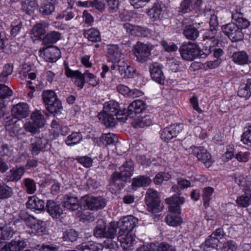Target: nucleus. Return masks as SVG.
<instances>
[{
    "mask_svg": "<svg viewBox=\"0 0 251 251\" xmlns=\"http://www.w3.org/2000/svg\"><path fill=\"white\" fill-rule=\"evenodd\" d=\"M232 23L222 26V29L232 42L241 41L244 39L242 31L250 25V22L244 18V13L240 7L235 6L231 11Z\"/></svg>",
    "mask_w": 251,
    "mask_h": 251,
    "instance_id": "nucleus-1",
    "label": "nucleus"
},
{
    "mask_svg": "<svg viewBox=\"0 0 251 251\" xmlns=\"http://www.w3.org/2000/svg\"><path fill=\"white\" fill-rule=\"evenodd\" d=\"M126 109L121 110L118 102L110 100L104 103L103 112L98 114V118L106 127H114L117 121L125 122L127 120Z\"/></svg>",
    "mask_w": 251,
    "mask_h": 251,
    "instance_id": "nucleus-2",
    "label": "nucleus"
},
{
    "mask_svg": "<svg viewBox=\"0 0 251 251\" xmlns=\"http://www.w3.org/2000/svg\"><path fill=\"white\" fill-rule=\"evenodd\" d=\"M177 185H174L172 187V190L176 194L172 197L166 199L165 202L169 205V210L174 214H179L181 213L180 205L185 202V199L180 197L181 193L179 190L187 188L191 186L189 180L183 178H179L177 179Z\"/></svg>",
    "mask_w": 251,
    "mask_h": 251,
    "instance_id": "nucleus-3",
    "label": "nucleus"
},
{
    "mask_svg": "<svg viewBox=\"0 0 251 251\" xmlns=\"http://www.w3.org/2000/svg\"><path fill=\"white\" fill-rule=\"evenodd\" d=\"M179 51L182 58L188 61H192L198 57L203 58L207 55V53H201L198 45L191 42L183 43Z\"/></svg>",
    "mask_w": 251,
    "mask_h": 251,
    "instance_id": "nucleus-4",
    "label": "nucleus"
},
{
    "mask_svg": "<svg viewBox=\"0 0 251 251\" xmlns=\"http://www.w3.org/2000/svg\"><path fill=\"white\" fill-rule=\"evenodd\" d=\"M117 225L115 222H110L108 226L103 220H99L97 222L93 234L97 238H114L117 232Z\"/></svg>",
    "mask_w": 251,
    "mask_h": 251,
    "instance_id": "nucleus-5",
    "label": "nucleus"
},
{
    "mask_svg": "<svg viewBox=\"0 0 251 251\" xmlns=\"http://www.w3.org/2000/svg\"><path fill=\"white\" fill-rule=\"evenodd\" d=\"M119 169L120 172H115L111 175L109 180V184L111 187L115 186L117 181L120 180L126 181L132 175L134 170L133 163L131 161H126L120 167Z\"/></svg>",
    "mask_w": 251,
    "mask_h": 251,
    "instance_id": "nucleus-6",
    "label": "nucleus"
},
{
    "mask_svg": "<svg viewBox=\"0 0 251 251\" xmlns=\"http://www.w3.org/2000/svg\"><path fill=\"white\" fill-rule=\"evenodd\" d=\"M152 49L153 46L151 44L138 41L133 46L132 50L136 60L138 62L144 63L150 59Z\"/></svg>",
    "mask_w": 251,
    "mask_h": 251,
    "instance_id": "nucleus-7",
    "label": "nucleus"
},
{
    "mask_svg": "<svg viewBox=\"0 0 251 251\" xmlns=\"http://www.w3.org/2000/svg\"><path fill=\"white\" fill-rule=\"evenodd\" d=\"M145 201L148 211L152 213H157L163 208L162 205L160 204L158 193L152 189H149L147 191Z\"/></svg>",
    "mask_w": 251,
    "mask_h": 251,
    "instance_id": "nucleus-8",
    "label": "nucleus"
},
{
    "mask_svg": "<svg viewBox=\"0 0 251 251\" xmlns=\"http://www.w3.org/2000/svg\"><path fill=\"white\" fill-rule=\"evenodd\" d=\"M81 203L85 208L91 210L101 209L105 206V202L101 197H95L90 195L82 197Z\"/></svg>",
    "mask_w": 251,
    "mask_h": 251,
    "instance_id": "nucleus-9",
    "label": "nucleus"
},
{
    "mask_svg": "<svg viewBox=\"0 0 251 251\" xmlns=\"http://www.w3.org/2000/svg\"><path fill=\"white\" fill-rule=\"evenodd\" d=\"M193 154L195 155L199 161L202 162L207 168L213 163L210 154L202 147H191Z\"/></svg>",
    "mask_w": 251,
    "mask_h": 251,
    "instance_id": "nucleus-10",
    "label": "nucleus"
},
{
    "mask_svg": "<svg viewBox=\"0 0 251 251\" xmlns=\"http://www.w3.org/2000/svg\"><path fill=\"white\" fill-rule=\"evenodd\" d=\"M138 222V219L131 215L123 218L118 223L120 227L119 233H131Z\"/></svg>",
    "mask_w": 251,
    "mask_h": 251,
    "instance_id": "nucleus-11",
    "label": "nucleus"
},
{
    "mask_svg": "<svg viewBox=\"0 0 251 251\" xmlns=\"http://www.w3.org/2000/svg\"><path fill=\"white\" fill-rule=\"evenodd\" d=\"M65 73L68 77L74 78L75 84L79 89H81L83 88L85 82L84 73L82 74L78 71L72 70L69 68L68 65L65 64Z\"/></svg>",
    "mask_w": 251,
    "mask_h": 251,
    "instance_id": "nucleus-12",
    "label": "nucleus"
},
{
    "mask_svg": "<svg viewBox=\"0 0 251 251\" xmlns=\"http://www.w3.org/2000/svg\"><path fill=\"white\" fill-rule=\"evenodd\" d=\"M26 246L24 240H13L10 242L0 241V251H20Z\"/></svg>",
    "mask_w": 251,
    "mask_h": 251,
    "instance_id": "nucleus-13",
    "label": "nucleus"
},
{
    "mask_svg": "<svg viewBox=\"0 0 251 251\" xmlns=\"http://www.w3.org/2000/svg\"><path fill=\"white\" fill-rule=\"evenodd\" d=\"M39 52L40 56L47 62H55L60 55L59 49L55 46L49 47Z\"/></svg>",
    "mask_w": 251,
    "mask_h": 251,
    "instance_id": "nucleus-14",
    "label": "nucleus"
},
{
    "mask_svg": "<svg viewBox=\"0 0 251 251\" xmlns=\"http://www.w3.org/2000/svg\"><path fill=\"white\" fill-rule=\"evenodd\" d=\"M48 142L44 138L34 137L31 139L30 148L33 155H37L47 148Z\"/></svg>",
    "mask_w": 251,
    "mask_h": 251,
    "instance_id": "nucleus-15",
    "label": "nucleus"
},
{
    "mask_svg": "<svg viewBox=\"0 0 251 251\" xmlns=\"http://www.w3.org/2000/svg\"><path fill=\"white\" fill-rule=\"evenodd\" d=\"M150 72L152 79L158 83L163 85L165 76L161 66L157 63H153L150 66Z\"/></svg>",
    "mask_w": 251,
    "mask_h": 251,
    "instance_id": "nucleus-16",
    "label": "nucleus"
},
{
    "mask_svg": "<svg viewBox=\"0 0 251 251\" xmlns=\"http://www.w3.org/2000/svg\"><path fill=\"white\" fill-rule=\"evenodd\" d=\"M11 112L15 118L21 119L28 116L29 107L27 103L20 102L13 106Z\"/></svg>",
    "mask_w": 251,
    "mask_h": 251,
    "instance_id": "nucleus-17",
    "label": "nucleus"
},
{
    "mask_svg": "<svg viewBox=\"0 0 251 251\" xmlns=\"http://www.w3.org/2000/svg\"><path fill=\"white\" fill-rule=\"evenodd\" d=\"M181 130L180 125H172L164 128L161 132V138L168 142L173 138L176 137Z\"/></svg>",
    "mask_w": 251,
    "mask_h": 251,
    "instance_id": "nucleus-18",
    "label": "nucleus"
},
{
    "mask_svg": "<svg viewBox=\"0 0 251 251\" xmlns=\"http://www.w3.org/2000/svg\"><path fill=\"white\" fill-rule=\"evenodd\" d=\"M146 108V103L142 100H137L131 103L126 109V113L128 117H133L131 116L133 113L139 114L142 112Z\"/></svg>",
    "mask_w": 251,
    "mask_h": 251,
    "instance_id": "nucleus-19",
    "label": "nucleus"
},
{
    "mask_svg": "<svg viewBox=\"0 0 251 251\" xmlns=\"http://www.w3.org/2000/svg\"><path fill=\"white\" fill-rule=\"evenodd\" d=\"M46 209L48 213L53 219H60L63 214V211L60 204L51 200L48 201Z\"/></svg>",
    "mask_w": 251,
    "mask_h": 251,
    "instance_id": "nucleus-20",
    "label": "nucleus"
},
{
    "mask_svg": "<svg viewBox=\"0 0 251 251\" xmlns=\"http://www.w3.org/2000/svg\"><path fill=\"white\" fill-rule=\"evenodd\" d=\"M63 206L70 210L75 211L79 207L78 198L71 194L66 195L62 201Z\"/></svg>",
    "mask_w": 251,
    "mask_h": 251,
    "instance_id": "nucleus-21",
    "label": "nucleus"
},
{
    "mask_svg": "<svg viewBox=\"0 0 251 251\" xmlns=\"http://www.w3.org/2000/svg\"><path fill=\"white\" fill-rule=\"evenodd\" d=\"M119 234L118 240L123 249L127 250L133 246L135 241V238L132 234L131 233H119Z\"/></svg>",
    "mask_w": 251,
    "mask_h": 251,
    "instance_id": "nucleus-22",
    "label": "nucleus"
},
{
    "mask_svg": "<svg viewBox=\"0 0 251 251\" xmlns=\"http://www.w3.org/2000/svg\"><path fill=\"white\" fill-rule=\"evenodd\" d=\"M49 26V24L45 22H41L36 24L31 31V38L33 40H41L42 36L46 33V28Z\"/></svg>",
    "mask_w": 251,
    "mask_h": 251,
    "instance_id": "nucleus-23",
    "label": "nucleus"
},
{
    "mask_svg": "<svg viewBox=\"0 0 251 251\" xmlns=\"http://www.w3.org/2000/svg\"><path fill=\"white\" fill-rule=\"evenodd\" d=\"M243 192L244 194L238 197L236 202L238 206L247 207L251 203V189L245 186Z\"/></svg>",
    "mask_w": 251,
    "mask_h": 251,
    "instance_id": "nucleus-24",
    "label": "nucleus"
},
{
    "mask_svg": "<svg viewBox=\"0 0 251 251\" xmlns=\"http://www.w3.org/2000/svg\"><path fill=\"white\" fill-rule=\"evenodd\" d=\"M118 70L123 77H132L135 74L134 69L128 65L125 61H118Z\"/></svg>",
    "mask_w": 251,
    "mask_h": 251,
    "instance_id": "nucleus-25",
    "label": "nucleus"
},
{
    "mask_svg": "<svg viewBox=\"0 0 251 251\" xmlns=\"http://www.w3.org/2000/svg\"><path fill=\"white\" fill-rule=\"evenodd\" d=\"M45 202L41 199H39L36 196L30 197L26 202V206L27 208L42 211L45 209Z\"/></svg>",
    "mask_w": 251,
    "mask_h": 251,
    "instance_id": "nucleus-26",
    "label": "nucleus"
},
{
    "mask_svg": "<svg viewBox=\"0 0 251 251\" xmlns=\"http://www.w3.org/2000/svg\"><path fill=\"white\" fill-rule=\"evenodd\" d=\"M162 12V8L161 4L159 2H155L152 7L147 11V14L152 22H155L160 18Z\"/></svg>",
    "mask_w": 251,
    "mask_h": 251,
    "instance_id": "nucleus-27",
    "label": "nucleus"
},
{
    "mask_svg": "<svg viewBox=\"0 0 251 251\" xmlns=\"http://www.w3.org/2000/svg\"><path fill=\"white\" fill-rule=\"evenodd\" d=\"M83 34L85 38L92 42H98L101 41V36L99 30L95 28L83 30Z\"/></svg>",
    "mask_w": 251,
    "mask_h": 251,
    "instance_id": "nucleus-28",
    "label": "nucleus"
},
{
    "mask_svg": "<svg viewBox=\"0 0 251 251\" xmlns=\"http://www.w3.org/2000/svg\"><path fill=\"white\" fill-rule=\"evenodd\" d=\"M232 61L240 65H244L250 63L249 56L244 51L234 52L231 56Z\"/></svg>",
    "mask_w": 251,
    "mask_h": 251,
    "instance_id": "nucleus-29",
    "label": "nucleus"
},
{
    "mask_svg": "<svg viewBox=\"0 0 251 251\" xmlns=\"http://www.w3.org/2000/svg\"><path fill=\"white\" fill-rule=\"evenodd\" d=\"M76 249L79 251H102L103 246L101 244L91 241L78 245Z\"/></svg>",
    "mask_w": 251,
    "mask_h": 251,
    "instance_id": "nucleus-30",
    "label": "nucleus"
},
{
    "mask_svg": "<svg viewBox=\"0 0 251 251\" xmlns=\"http://www.w3.org/2000/svg\"><path fill=\"white\" fill-rule=\"evenodd\" d=\"M25 170L23 167H16L10 170L7 173L6 179L7 181L19 180L24 174Z\"/></svg>",
    "mask_w": 251,
    "mask_h": 251,
    "instance_id": "nucleus-31",
    "label": "nucleus"
},
{
    "mask_svg": "<svg viewBox=\"0 0 251 251\" xmlns=\"http://www.w3.org/2000/svg\"><path fill=\"white\" fill-rule=\"evenodd\" d=\"M152 123V120L149 116H138L132 122L131 125L134 128H138L150 126Z\"/></svg>",
    "mask_w": 251,
    "mask_h": 251,
    "instance_id": "nucleus-32",
    "label": "nucleus"
},
{
    "mask_svg": "<svg viewBox=\"0 0 251 251\" xmlns=\"http://www.w3.org/2000/svg\"><path fill=\"white\" fill-rule=\"evenodd\" d=\"M151 182V180L149 176H139L132 179V186L136 188L147 187Z\"/></svg>",
    "mask_w": 251,
    "mask_h": 251,
    "instance_id": "nucleus-33",
    "label": "nucleus"
},
{
    "mask_svg": "<svg viewBox=\"0 0 251 251\" xmlns=\"http://www.w3.org/2000/svg\"><path fill=\"white\" fill-rule=\"evenodd\" d=\"M61 36V33L58 31H50L45 36L43 39V43L45 45L56 43L60 39Z\"/></svg>",
    "mask_w": 251,
    "mask_h": 251,
    "instance_id": "nucleus-34",
    "label": "nucleus"
},
{
    "mask_svg": "<svg viewBox=\"0 0 251 251\" xmlns=\"http://www.w3.org/2000/svg\"><path fill=\"white\" fill-rule=\"evenodd\" d=\"M238 95L240 97L249 98L251 95V78L248 79L246 83L241 84L238 91Z\"/></svg>",
    "mask_w": 251,
    "mask_h": 251,
    "instance_id": "nucleus-35",
    "label": "nucleus"
},
{
    "mask_svg": "<svg viewBox=\"0 0 251 251\" xmlns=\"http://www.w3.org/2000/svg\"><path fill=\"white\" fill-rule=\"evenodd\" d=\"M183 34L187 39L194 41L199 37V31L193 26L186 25Z\"/></svg>",
    "mask_w": 251,
    "mask_h": 251,
    "instance_id": "nucleus-36",
    "label": "nucleus"
},
{
    "mask_svg": "<svg viewBox=\"0 0 251 251\" xmlns=\"http://www.w3.org/2000/svg\"><path fill=\"white\" fill-rule=\"evenodd\" d=\"M217 30L210 29L205 32L203 35L204 41H206V43H209V45L215 46L219 43L218 39L216 38Z\"/></svg>",
    "mask_w": 251,
    "mask_h": 251,
    "instance_id": "nucleus-37",
    "label": "nucleus"
},
{
    "mask_svg": "<svg viewBox=\"0 0 251 251\" xmlns=\"http://www.w3.org/2000/svg\"><path fill=\"white\" fill-rule=\"evenodd\" d=\"M56 3V1L53 2L51 0H46L41 5L39 10L40 12L44 15H50L54 10Z\"/></svg>",
    "mask_w": 251,
    "mask_h": 251,
    "instance_id": "nucleus-38",
    "label": "nucleus"
},
{
    "mask_svg": "<svg viewBox=\"0 0 251 251\" xmlns=\"http://www.w3.org/2000/svg\"><path fill=\"white\" fill-rule=\"evenodd\" d=\"M46 107L50 113L54 115L60 113L63 108L61 101L58 99L46 105Z\"/></svg>",
    "mask_w": 251,
    "mask_h": 251,
    "instance_id": "nucleus-39",
    "label": "nucleus"
},
{
    "mask_svg": "<svg viewBox=\"0 0 251 251\" xmlns=\"http://www.w3.org/2000/svg\"><path fill=\"white\" fill-rule=\"evenodd\" d=\"M42 97L45 105L58 99L56 94L52 90L43 91Z\"/></svg>",
    "mask_w": 251,
    "mask_h": 251,
    "instance_id": "nucleus-40",
    "label": "nucleus"
},
{
    "mask_svg": "<svg viewBox=\"0 0 251 251\" xmlns=\"http://www.w3.org/2000/svg\"><path fill=\"white\" fill-rule=\"evenodd\" d=\"M219 242V240L211 234L201 246L204 250L208 251L210 249L216 248Z\"/></svg>",
    "mask_w": 251,
    "mask_h": 251,
    "instance_id": "nucleus-41",
    "label": "nucleus"
},
{
    "mask_svg": "<svg viewBox=\"0 0 251 251\" xmlns=\"http://www.w3.org/2000/svg\"><path fill=\"white\" fill-rule=\"evenodd\" d=\"M31 118L32 122L40 128H41L45 125V119L44 116L40 111H36L31 114Z\"/></svg>",
    "mask_w": 251,
    "mask_h": 251,
    "instance_id": "nucleus-42",
    "label": "nucleus"
},
{
    "mask_svg": "<svg viewBox=\"0 0 251 251\" xmlns=\"http://www.w3.org/2000/svg\"><path fill=\"white\" fill-rule=\"evenodd\" d=\"M13 192L12 188L5 183H0V199L6 200L12 197Z\"/></svg>",
    "mask_w": 251,
    "mask_h": 251,
    "instance_id": "nucleus-43",
    "label": "nucleus"
},
{
    "mask_svg": "<svg viewBox=\"0 0 251 251\" xmlns=\"http://www.w3.org/2000/svg\"><path fill=\"white\" fill-rule=\"evenodd\" d=\"M106 50L108 54L115 59L120 58L122 54L121 49L117 45L112 44L107 45Z\"/></svg>",
    "mask_w": 251,
    "mask_h": 251,
    "instance_id": "nucleus-44",
    "label": "nucleus"
},
{
    "mask_svg": "<svg viewBox=\"0 0 251 251\" xmlns=\"http://www.w3.org/2000/svg\"><path fill=\"white\" fill-rule=\"evenodd\" d=\"M13 234L14 231L11 227L0 225V239L8 240L13 236Z\"/></svg>",
    "mask_w": 251,
    "mask_h": 251,
    "instance_id": "nucleus-45",
    "label": "nucleus"
},
{
    "mask_svg": "<svg viewBox=\"0 0 251 251\" xmlns=\"http://www.w3.org/2000/svg\"><path fill=\"white\" fill-rule=\"evenodd\" d=\"M23 183L27 194H33L36 191V184L33 179L26 178L24 179Z\"/></svg>",
    "mask_w": 251,
    "mask_h": 251,
    "instance_id": "nucleus-46",
    "label": "nucleus"
},
{
    "mask_svg": "<svg viewBox=\"0 0 251 251\" xmlns=\"http://www.w3.org/2000/svg\"><path fill=\"white\" fill-rule=\"evenodd\" d=\"M82 139V135L79 132H74L68 136L65 142L68 146H72L79 143Z\"/></svg>",
    "mask_w": 251,
    "mask_h": 251,
    "instance_id": "nucleus-47",
    "label": "nucleus"
},
{
    "mask_svg": "<svg viewBox=\"0 0 251 251\" xmlns=\"http://www.w3.org/2000/svg\"><path fill=\"white\" fill-rule=\"evenodd\" d=\"M117 140V136L111 133L102 134L100 138V142L105 146L114 144Z\"/></svg>",
    "mask_w": 251,
    "mask_h": 251,
    "instance_id": "nucleus-48",
    "label": "nucleus"
},
{
    "mask_svg": "<svg viewBox=\"0 0 251 251\" xmlns=\"http://www.w3.org/2000/svg\"><path fill=\"white\" fill-rule=\"evenodd\" d=\"M213 192L214 189L211 187H207L203 189L202 197L203 205L205 206V208H207L209 206V201Z\"/></svg>",
    "mask_w": 251,
    "mask_h": 251,
    "instance_id": "nucleus-49",
    "label": "nucleus"
},
{
    "mask_svg": "<svg viewBox=\"0 0 251 251\" xmlns=\"http://www.w3.org/2000/svg\"><path fill=\"white\" fill-rule=\"evenodd\" d=\"M78 236V233L75 230L70 229L63 232V239L65 241L73 242L76 240Z\"/></svg>",
    "mask_w": 251,
    "mask_h": 251,
    "instance_id": "nucleus-50",
    "label": "nucleus"
},
{
    "mask_svg": "<svg viewBox=\"0 0 251 251\" xmlns=\"http://www.w3.org/2000/svg\"><path fill=\"white\" fill-rule=\"evenodd\" d=\"M22 6L24 11L30 14L37 6V2L36 0H22Z\"/></svg>",
    "mask_w": 251,
    "mask_h": 251,
    "instance_id": "nucleus-51",
    "label": "nucleus"
},
{
    "mask_svg": "<svg viewBox=\"0 0 251 251\" xmlns=\"http://www.w3.org/2000/svg\"><path fill=\"white\" fill-rule=\"evenodd\" d=\"M13 71V65L12 64H6L2 72L0 74V82H4L7 80V77L10 75Z\"/></svg>",
    "mask_w": 251,
    "mask_h": 251,
    "instance_id": "nucleus-52",
    "label": "nucleus"
},
{
    "mask_svg": "<svg viewBox=\"0 0 251 251\" xmlns=\"http://www.w3.org/2000/svg\"><path fill=\"white\" fill-rule=\"evenodd\" d=\"M165 220L168 225L173 226H178L182 222L180 216L174 214L167 215L166 217Z\"/></svg>",
    "mask_w": 251,
    "mask_h": 251,
    "instance_id": "nucleus-53",
    "label": "nucleus"
},
{
    "mask_svg": "<svg viewBox=\"0 0 251 251\" xmlns=\"http://www.w3.org/2000/svg\"><path fill=\"white\" fill-rule=\"evenodd\" d=\"M21 218L23 220L26 226L31 228L34 224L38 221V220L36 219L33 216L28 215L26 213L22 214L21 215Z\"/></svg>",
    "mask_w": 251,
    "mask_h": 251,
    "instance_id": "nucleus-54",
    "label": "nucleus"
},
{
    "mask_svg": "<svg viewBox=\"0 0 251 251\" xmlns=\"http://www.w3.org/2000/svg\"><path fill=\"white\" fill-rule=\"evenodd\" d=\"M193 10L192 0H183L179 7V12L182 13H188Z\"/></svg>",
    "mask_w": 251,
    "mask_h": 251,
    "instance_id": "nucleus-55",
    "label": "nucleus"
},
{
    "mask_svg": "<svg viewBox=\"0 0 251 251\" xmlns=\"http://www.w3.org/2000/svg\"><path fill=\"white\" fill-rule=\"evenodd\" d=\"M241 140L244 144L251 145V124H248L247 129L243 132Z\"/></svg>",
    "mask_w": 251,
    "mask_h": 251,
    "instance_id": "nucleus-56",
    "label": "nucleus"
},
{
    "mask_svg": "<svg viewBox=\"0 0 251 251\" xmlns=\"http://www.w3.org/2000/svg\"><path fill=\"white\" fill-rule=\"evenodd\" d=\"M75 16L74 12L72 10V8H68L66 10L59 13L57 17V19H65L66 21H69L72 19Z\"/></svg>",
    "mask_w": 251,
    "mask_h": 251,
    "instance_id": "nucleus-57",
    "label": "nucleus"
},
{
    "mask_svg": "<svg viewBox=\"0 0 251 251\" xmlns=\"http://www.w3.org/2000/svg\"><path fill=\"white\" fill-rule=\"evenodd\" d=\"M12 90L4 84H0V99H5L12 95Z\"/></svg>",
    "mask_w": 251,
    "mask_h": 251,
    "instance_id": "nucleus-58",
    "label": "nucleus"
},
{
    "mask_svg": "<svg viewBox=\"0 0 251 251\" xmlns=\"http://www.w3.org/2000/svg\"><path fill=\"white\" fill-rule=\"evenodd\" d=\"M238 245L233 240H229L224 242L222 248V251H236Z\"/></svg>",
    "mask_w": 251,
    "mask_h": 251,
    "instance_id": "nucleus-59",
    "label": "nucleus"
},
{
    "mask_svg": "<svg viewBox=\"0 0 251 251\" xmlns=\"http://www.w3.org/2000/svg\"><path fill=\"white\" fill-rule=\"evenodd\" d=\"M150 34L151 31L150 29L140 26H135L133 32H132V34H136V36L143 37H146Z\"/></svg>",
    "mask_w": 251,
    "mask_h": 251,
    "instance_id": "nucleus-60",
    "label": "nucleus"
},
{
    "mask_svg": "<svg viewBox=\"0 0 251 251\" xmlns=\"http://www.w3.org/2000/svg\"><path fill=\"white\" fill-rule=\"evenodd\" d=\"M84 75H85L86 78L87 82L92 86L95 87L99 84V80L97 79V77L88 71H86L84 72Z\"/></svg>",
    "mask_w": 251,
    "mask_h": 251,
    "instance_id": "nucleus-61",
    "label": "nucleus"
},
{
    "mask_svg": "<svg viewBox=\"0 0 251 251\" xmlns=\"http://www.w3.org/2000/svg\"><path fill=\"white\" fill-rule=\"evenodd\" d=\"M24 127L26 131L30 132L32 134L37 133L38 131L39 128H40L32 121L26 122L24 124Z\"/></svg>",
    "mask_w": 251,
    "mask_h": 251,
    "instance_id": "nucleus-62",
    "label": "nucleus"
},
{
    "mask_svg": "<svg viewBox=\"0 0 251 251\" xmlns=\"http://www.w3.org/2000/svg\"><path fill=\"white\" fill-rule=\"evenodd\" d=\"M76 160L86 168L91 167L93 163L91 158L87 156L77 157Z\"/></svg>",
    "mask_w": 251,
    "mask_h": 251,
    "instance_id": "nucleus-63",
    "label": "nucleus"
},
{
    "mask_svg": "<svg viewBox=\"0 0 251 251\" xmlns=\"http://www.w3.org/2000/svg\"><path fill=\"white\" fill-rule=\"evenodd\" d=\"M59 246L54 244H44L39 249V251H59Z\"/></svg>",
    "mask_w": 251,
    "mask_h": 251,
    "instance_id": "nucleus-64",
    "label": "nucleus"
}]
</instances>
